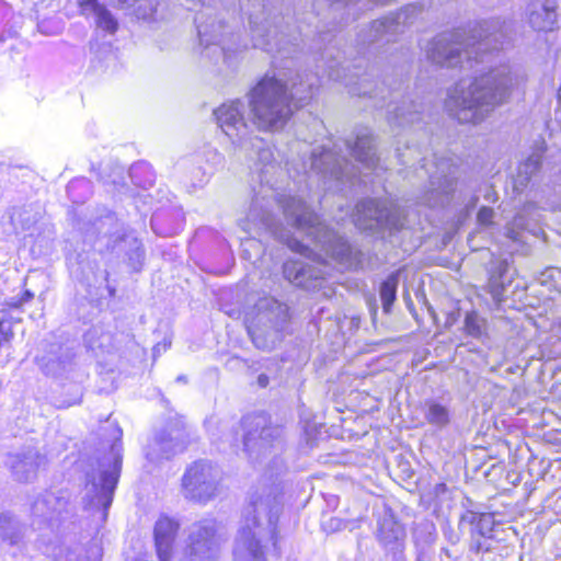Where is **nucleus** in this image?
<instances>
[{
  "mask_svg": "<svg viewBox=\"0 0 561 561\" xmlns=\"http://www.w3.org/2000/svg\"><path fill=\"white\" fill-rule=\"evenodd\" d=\"M205 426L214 442H224L230 446L237 445L239 428L238 422L221 421L213 415L205 421Z\"/></svg>",
  "mask_w": 561,
  "mask_h": 561,
  "instance_id": "a878e982",
  "label": "nucleus"
},
{
  "mask_svg": "<svg viewBox=\"0 0 561 561\" xmlns=\"http://www.w3.org/2000/svg\"><path fill=\"white\" fill-rule=\"evenodd\" d=\"M195 23L199 44L204 46L207 57L220 55L224 62L231 66L237 60L239 54L248 47L247 43L241 41L240 35L233 31L232 26L227 24L224 19L215 16L209 7L196 13Z\"/></svg>",
  "mask_w": 561,
  "mask_h": 561,
  "instance_id": "0eeeda50",
  "label": "nucleus"
},
{
  "mask_svg": "<svg viewBox=\"0 0 561 561\" xmlns=\"http://www.w3.org/2000/svg\"><path fill=\"white\" fill-rule=\"evenodd\" d=\"M377 538L379 542L389 550L399 549L405 539L404 527L389 511H386L379 518Z\"/></svg>",
  "mask_w": 561,
  "mask_h": 561,
  "instance_id": "b1692460",
  "label": "nucleus"
},
{
  "mask_svg": "<svg viewBox=\"0 0 561 561\" xmlns=\"http://www.w3.org/2000/svg\"><path fill=\"white\" fill-rule=\"evenodd\" d=\"M398 278L393 275L389 276L380 286V298L385 312H389L396 300Z\"/></svg>",
  "mask_w": 561,
  "mask_h": 561,
  "instance_id": "72a5a7b5",
  "label": "nucleus"
},
{
  "mask_svg": "<svg viewBox=\"0 0 561 561\" xmlns=\"http://www.w3.org/2000/svg\"><path fill=\"white\" fill-rule=\"evenodd\" d=\"M66 501L50 492L37 497L32 505V513L36 516L49 518L53 514L61 512Z\"/></svg>",
  "mask_w": 561,
  "mask_h": 561,
  "instance_id": "c85d7f7f",
  "label": "nucleus"
},
{
  "mask_svg": "<svg viewBox=\"0 0 561 561\" xmlns=\"http://www.w3.org/2000/svg\"><path fill=\"white\" fill-rule=\"evenodd\" d=\"M422 10V5L413 3L402 8L392 16L374 21L364 42L376 43L383 39L386 43L391 42L398 33L415 21Z\"/></svg>",
  "mask_w": 561,
  "mask_h": 561,
  "instance_id": "f3484780",
  "label": "nucleus"
},
{
  "mask_svg": "<svg viewBox=\"0 0 561 561\" xmlns=\"http://www.w3.org/2000/svg\"><path fill=\"white\" fill-rule=\"evenodd\" d=\"M22 536L19 523L9 514L0 515V537L11 545L18 543Z\"/></svg>",
  "mask_w": 561,
  "mask_h": 561,
  "instance_id": "473e14b6",
  "label": "nucleus"
},
{
  "mask_svg": "<svg viewBox=\"0 0 561 561\" xmlns=\"http://www.w3.org/2000/svg\"><path fill=\"white\" fill-rule=\"evenodd\" d=\"M33 296H34V295H33L30 290H25V293L23 294L22 298H21L19 301L13 302V304H12V306L18 308V307H20L22 304H24V302H26V301L31 300V299L33 298Z\"/></svg>",
  "mask_w": 561,
  "mask_h": 561,
  "instance_id": "a19ab883",
  "label": "nucleus"
},
{
  "mask_svg": "<svg viewBox=\"0 0 561 561\" xmlns=\"http://www.w3.org/2000/svg\"><path fill=\"white\" fill-rule=\"evenodd\" d=\"M135 1L136 0H116L117 4L123 9L131 7Z\"/></svg>",
  "mask_w": 561,
  "mask_h": 561,
  "instance_id": "37998d69",
  "label": "nucleus"
},
{
  "mask_svg": "<svg viewBox=\"0 0 561 561\" xmlns=\"http://www.w3.org/2000/svg\"><path fill=\"white\" fill-rule=\"evenodd\" d=\"M282 510L277 485L255 492L245 508L244 525L240 529L233 549L234 561H264L261 542L275 539L276 524Z\"/></svg>",
  "mask_w": 561,
  "mask_h": 561,
  "instance_id": "423d86ee",
  "label": "nucleus"
},
{
  "mask_svg": "<svg viewBox=\"0 0 561 561\" xmlns=\"http://www.w3.org/2000/svg\"><path fill=\"white\" fill-rule=\"evenodd\" d=\"M179 524L169 517H160L154 526V542L160 561H171Z\"/></svg>",
  "mask_w": 561,
  "mask_h": 561,
  "instance_id": "5701e85b",
  "label": "nucleus"
},
{
  "mask_svg": "<svg viewBox=\"0 0 561 561\" xmlns=\"http://www.w3.org/2000/svg\"><path fill=\"white\" fill-rule=\"evenodd\" d=\"M387 119L392 126H405L420 119V112L414 104L403 100L400 104L391 101L387 105Z\"/></svg>",
  "mask_w": 561,
  "mask_h": 561,
  "instance_id": "bb28decb",
  "label": "nucleus"
},
{
  "mask_svg": "<svg viewBox=\"0 0 561 561\" xmlns=\"http://www.w3.org/2000/svg\"><path fill=\"white\" fill-rule=\"evenodd\" d=\"M404 215L401 208L388 201L364 199L356 205L355 225L367 231L383 229H401L404 226Z\"/></svg>",
  "mask_w": 561,
  "mask_h": 561,
  "instance_id": "ddd939ff",
  "label": "nucleus"
},
{
  "mask_svg": "<svg viewBox=\"0 0 561 561\" xmlns=\"http://www.w3.org/2000/svg\"><path fill=\"white\" fill-rule=\"evenodd\" d=\"M247 432L243 435V451L253 463H265L276 468L283 467L279 458L283 451V430L267 423L262 415L248 416L243 420Z\"/></svg>",
  "mask_w": 561,
  "mask_h": 561,
  "instance_id": "6e6552de",
  "label": "nucleus"
},
{
  "mask_svg": "<svg viewBox=\"0 0 561 561\" xmlns=\"http://www.w3.org/2000/svg\"><path fill=\"white\" fill-rule=\"evenodd\" d=\"M190 432L182 419L170 421L149 445L147 457L152 461L170 458L185 449Z\"/></svg>",
  "mask_w": 561,
  "mask_h": 561,
  "instance_id": "dca6fc26",
  "label": "nucleus"
},
{
  "mask_svg": "<svg viewBox=\"0 0 561 561\" xmlns=\"http://www.w3.org/2000/svg\"><path fill=\"white\" fill-rule=\"evenodd\" d=\"M81 12L85 16L94 19L96 27L114 34L118 27L117 20L113 14L96 0H84L80 3Z\"/></svg>",
  "mask_w": 561,
  "mask_h": 561,
  "instance_id": "393cba45",
  "label": "nucleus"
},
{
  "mask_svg": "<svg viewBox=\"0 0 561 561\" xmlns=\"http://www.w3.org/2000/svg\"><path fill=\"white\" fill-rule=\"evenodd\" d=\"M45 552L55 561H102L103 551L96 541L83 546L77 541H62L47 547Z\"/></svg>",
  "mask_w": 561,
  "mask_h": 561,
  "instance_id": "6ab92c4d",
  "label": "nucleus"
},
{
  "mask_svg": "<svg viewBox=\"0 0 561 561\" xmlns=\"http://www.w3.org/2000/svg\"><path fill=\"white\" fill-rule=\"evenodd\" d=\"M332 529H340L341 528V520L336 518H332L330 520Z\"/></svg>",
  "mask_w": 561,
  "mask_h": 561,
  "instance_id": "c03bdc74",
  "label": "nucleus"
},
{
  "mask_svg": "<svg viewBox=\"0 0 561 561\" xmlns=\"http://www.w3.org/2000/svg\"><path fill=\"white\" fill-rule=\"evenodd\" d=\"M38 366L46 375H56L59 373V362L55 359H46L45 357L36 358Z\"/></svg>",
  "mask_w": 561,
  "mask_h": 561,
  "instance_id": "e433bc0d",
  "label": "nucleus"
},
{
  "mask_svg": "<svg viewBox=\"0 0 561 561\" xmlns=\"http://www.w3.org/2000/svg\"><path fill=\"white\" fill-rule=\"evenodd\" d=\"M318 78L313 73H297L287 80L265 76L248 93L252 124L262 131H277L285 127L295 107L312 98Z\"/></svg>",
  "mask_w": 561,
  "mask_h": 561,
  "instance_id": "20e7f679",
  "label": "nucleus"
},
{
  "mask_svg": "<svg viewBox=\"0 0 561 561\" xmlns=\"http://www.w3.org/2000/svg\"><path fill=\"white\" fill-rule=\"evenodd\" d=\"M249 30L254 48H260L274 57L278 55L280 58H287L295 51V46L263 11L249 16Z\"/></svg>",
  "mask_w": 561,
  "mask_h": 561,
  "instance_id": "4468645a",
  "label": "nucleus"
},
{
  "mask_svg": "<svg viewBox=\"0 0 561 561\" xmlns=\"http://www.w3.org/2000/svg\"><path fill=\"white\" fill-rule=\"evenodd\" d=\"M217 524L214 519H204L188 529L185 557L182 561H216L218 540Z\"/></svg>",
  "mask_w": 561,
  "mask_h": 561,
  "instance_id": "2eb2a0df",
  "label": "nucleus"
},
{
  "mask_svg": "<svg viewBox=\"0 0 561 561\" xmlns=\"http://www.w3.org/2000/svg\"><path fill=\"white\" fill-rule=\"evenodd\" d=\"M221 470L208 460L192 463L182 478L185 499L206 503L215 499L221 489Z\"/></svg>",
  "mask_w": 561,
  "mask_h": 561,
  "instance_id": "f8f14e48",
  "label": "nucleus"
},
{
  "mask_svg": "<svg viewBox=\"0 0 561 561\" xmlns=\"http://www.w3.org/2000/svg\"><path fill=\"white\" fill-rule=\"evenodd\" d=\"M351 92L353 94H357L359 96H365V95H368L369 98H377L378 93L376 90H367V89H363L362 88V84L359 87H353L351 88Z\"/></svg>",
  "mask_w": 561,
  "mask_h": 561,
  "instance_id": "ea45409f",
  "label": "nucleus"
},
{
  "mask_svg": "<svg viewBox=\"0 0 561 561\" xmlns=\"http://www.w3.org/2000/svg\"><path fill=\"white\" fill-rule=\"evenodd\" d=\"M486 322L476 312H470L465 319V330L472 337L480 339L485 333Z\"/></svg>",
  "mask_w": 561,
  "mask_h": 561,
  "instance_id": "c9c22d12",
  "label": "nucleus"
},
{
  "mask_svg": "<svg viewBox=\"0 0 561 561\" xmlns=\"http://www.w3.org/2000/svg\"><path fill=\"white\" fill-rule=\"evenodd\" d=\"M539 213L534 204L526 205L507 225L506 237L513 241L524 242V232L537 236L539 231Z\"/></svg>",
  "mask_w": 561,
  "mask_h": 561,
  "instance_id": "4be33fe9",
  "label": "nucleus"
},
{
  "mask_svg": "<svg viewBox=\"0 0 561 561\" xmlns=\"http://www.w3.org/2000/svg\"><path fill=\"white\" fill-rule=\"evenodd\" d=\"M44 461L45 458L35 448L27 447L21 451L9 454L5 465L16 481L30 482L36 477L38 468Z\"/></svg>",
  "mask_w": 561,
  "mask_h": 561,
  "instance_id": "aec40b11",
  "label": "nucleus"
},
{
  "mask_svg": "<svg viewBox=\"0 0 561 561\" xmlns=\"http://www.w3.org/2000/svg\"><path fill=\"white\" fill-rule=\"evenodd\" d=\"M259 164L261 186L251 204L248 220L267 230L289 249L310 259L288 260L284 263L285 278L298 287L313 289L329 274L323 257L346 262L351 255L350 244L327 225L300 198L280 193L274 187L271 175L280 171L273 152L255 136L248 140Z\"/></svg>",
  "mask_w": 561,
  "mask_h": 561,
  "instance_id": "f257e3e1",
  "label": "nucleus"
},
{
  "mask_svg": "<svg viewBox=\"0 0 561 561\" xmlns=\"http://www.w3.org/2000/svg\"><path fill=\"white\" fill-rule=\"evenodd\" d=\"M38 27H39L41 32L44 33V34H55V33H58V30L53 31V32L47 31L45 28V24L44 23L38 24Z\"/></svg>",
  "mask_w": 561,
  "mask_h": 561,
  "instance_id": "a18cd8bd",
  "label": "nucleus"
},
{
  "mask_svg": "<svg viewBox=\"0 0 561 561\" xmlns=\"http://www.w3.org/2000/svg\"><path fill=\"white\" fill-rule=\"evenodd\" d=\"M513 24L492 19L480 22L469 33L445 32L435 36L426 46V58L445 68L471 69L489 61L493 51L503 50L512 43Z\"/></svg>",
  "mask_w": 561,
  "mask_h": 561,
  "instance_id": "7ed1b4c3",
  "label": "nucleus"
},
{
  "mask_svg": "<svg viewBox=\"0 0 561 561\" xmlns=\"http://www.w3.org/2000/svg\"><path fill=\"white\" fill-rule=\"evenodd\" d=\"M481 536L477 535V534H473L471 533V543H470V549L474 552H480L481 550L484 549L483 547V543L481 541ZM489 548H485V550H488Z\"/></svg>",
  "mask_w": 561,
  "mask_h": 561,
  "instance_id": "58836bf2",
  "label": "nucleus"
},
{
  "mask_svg": "<svg viewBox=\"0 0 561 561\" xmlns=\"http://www.w3.org/2000/svg\"><path fill=\"white\" fill-rule=\"evenodd\" d=\"M525 82L522 70L510 62L490 65L471 79L449 89L445 106L459 123L479 124L510 102Z\"/></svg>",
  "mask_w": 561,
  "mask_h": 561,
  "instance_id": "f03ea898",
  "label": "nucleus"
},
{
  "mask_svg": "<svg viewBox=\"0 0 561 561\" xmlns=\"http://www.w3.org/2000/svg\"><path fill=\"white\" fill-rule=\"evenodd\" d=\"M328 1H329V2H335V3L343 2V3H345L346 5H350V4H351V2H352L353 0H328Z\"/></svg>",
  "mask_w": 561,
  "mask_h": 561,
  "instance_id": "de8ad7c7",
  "label": "nucleus"
},
{
  "mask_svg": "<svg viewBox=\"0 0 561 561\" xmlns=\"http://www.w3.org/2000/svg\"><path fill=\"white\" fill-rule=\"evenodd\" d=\"M557 0H531L527 7V18L536 31H551L557 24Z\"/></svg>",
  "mask_w": 561,
  "mask_h": 561,
  "instance_id": "412c9836",
  "label": "nucleus"
},
{
  "mask_svg": "<svg viewBox=\"0 0 561 561\" xmlns=\"http://www.w3.org/2000/svg\"><path fill=\"white\" fill-rule=\"evenodd\" d=\"M477 201H478V198H477V197H474V198L472 199L471 204L469 205V207H470V208H473V207L476 206V204H477Z\"/></svg>",
  "mask_w": 561,
  "mask_h": 561,
  "instance_id": "09e8293b",
  "label": "nucleus"
},
{
  "mask_svg": "<svg viewBox=\"0 0 561 561\" xmlns=\"http://www.w3.org/2000/svg\"><path fill=\"white\" fill-rule=\"evenodd\" d=\"M370 2H373L374 4L376 5H385L387 4L390 0H369Z\"/></svg>",
  "mask_w": 561,
  "mask_h": 561,
  "instance_id": "49530a36",
  "label": "nucleus"
},
{
  "mask_svg": "<svg viewBox=\"0 0 561 561\" xmlns=\"http://www.w3.org/2000/svg\"><path fill=\"white\" fill-rule=\"evenodd\" d=\"M214 115L222 131L238 144L240 148L248 149V124L244 118V104L240 100L225 103L214 111Z\"/></svg>",
  "mask_w": 561,
  "mask_h": 561,
  "instance_id": "a211bd4d",
  "label": "nucleus"
},
{
  "mask_svg": "<svg viewBox=\"0 0 561 561\" xmlns=\"http://www.w3.org/2000/svg\"><path fill=\"white\" fill-rule=\"evenodd\" d=\"M255 310L256 314L248 325V332L257 348L272 350L282 340L288 324V307L265 296L257 300Z\"/></svg>",
  "mask_w": 561,
  "mask_h": 561,
  "instance_id": "9d476101",
  "label": "nucleus"
},
{
  "mask_svg": "<svg viewBox=\"0 0 561 561\" xmlns=\"http://www.w3.org/2000/svg\"><path fill=\"white\" fill-rule=\"evenodd\" d=\"M428 175V187L420 197L428 207H440L449 203L455 191L456 165L450 159L439 158L424 164L419 176Z\"/></svg>",
  "mask_w": 561,
  "mask_h": 561,
  "instance_id": "9b49d317",
  "label": "nucleus"
},
{
  "mask_svg": "<svg viewBox=\"0 0 561 561\" xmlns=\"http://www.w3.org/2000/svg\"><path fill=\"white\" fill-rule=\"evenodd\" d=\"M492 195H493V194H491V193H490V194H486V195H485V198H486L488 201H492V202H493L494 199H493Z\"/></svg>",
  "mask_w": 561,
  "mask_h": 561,
  "instance_id": "8fccbe9b",
  "label": "nucleus"
},
{
  "mask_svg": "<svg viewBox=\"0 0 561 561\" xmlns=\"http://www.w3.org/2000/svg\"><path fill=\"white\" fill-rule=\"evenodd\" d=\"M330 77L333 78V73H330ZM334 79H339V76L334 77Z\"/></svg>",
  "mask_w": 561,
  "mask_h": 561,
  "instance_id": "864d4df0",
  "label": "nucleus"
},
{
  "mask_svg": "<svg viewBox=\"0 0 561 561\" xmlns=\"http://www.w3.org/2000/svg\"><path fill=\"white\" fill-rule=\"evenodd\" d=\"M159 4V0H136L131 7H135L134 13L138 19L156 20Z\"/></svg>",
  "mask_w": 561,
  "mask_h": 561,
  "instance_id": "f704fd0d",
  "label": "nucleus"
},
{
  "mask_svg": "<svg viewBox=\"0 0 561 561\" xmlns=\"http://www.w3.org/2000/svg\"><path fill=\"white\" fill-rule=\"evenodd\" d=\"M178 380H179V381H185V377H184V376H179V377H178Z\"/></svg>",
  "mask_w": 561,
  "mask_h": 561,
  "instance_id": "3c124183",
  "label": "nucleus"
},
{
  "mask_svg": "<svg viewBox=\"0 0 561 561\" xmlns=\"http://www.w3.org/2000/svg\"><path fill=\"white\" fill-rule=\"evenodd\" d=\"M424 419L430 425L443 430L450 424L451 412L447 405L436 400H426L424 402Z\"/></svg>",
  "mask_w": 561,
  "mask_h": 561,
  "instance_id": "cd10ccee",
  "label": "nucleus"
},
{
  "mask_svg": "<svg viewBox=\"0 0 561 561\" xmlns=\"http://www.w3.org/2000/svg\"><path fill=\"white\" fill-rule=\"evenodd\" d=\"M377 165L373 136L364 128L356 134L355 140L316 147L304 162V171L314 172L324 182H332L330 187L342 190L346 182L354 184L357 172L366 176L364 171H376Z\"/></svg>",
  "mask_w": 561,
  "mask_h": 561,
  "instance_id": "39448f33",
  "label": "nucleus"
},
{
  "mask_svg": "<svg viewBox=\"0 0 561 561\" xmlns=\"http://www.w3.org/2000/svg\"><path fill=\"white\" fill-rule=\"evenodd\" d=\"M257 383L260 385V387L265 388L268 385V377L264 374H261L257 377Z\"/></svg>",
  "mask_w": 561,
  "mask_h": 561,
  "instance_id": "79ce46f5",
  "label": "nucleus"
},
{
  "mask_svg": "<svg viewBox=\"0 0 561 561\" xmlns=\"http://www.w3.org/2000/svg\"><path fill=\"white\" fill-rule=\"evenodd\" d=\"M511 282L512 277L508 275L507 266L501 265L499 273L492 274L489 279V289L492 297L495 300L501 301L503 299L505 288Z\"/></svg>",
  "mask_w": 561,
  "mask_h": 561,
  "instance_id": "2f4dec72",
  "label": "nucleus"
},
{
  "mask_svg": "<svg viewBox=\"0 0 561 561\" xmlns=\"http://www.w3.org/2000/svg\"><path fill=\"white\" fill-rule=\"evenodd\" d=\"M159 350H160V345L158 344V345H156V347H154V352H159Z\"/></svg>",
  "mask_w": 561,
  "mask_h": 561,
  "instance_id": "603ef678",
  "label": "nucleus"
},
{
  "mask_svg": "<svg viewBox=\"0 0 561 561\" xmlns=\"http://www.w3.org/2000/svg\"><path fill=\"white\" fill-rule=\"evenodd\" d=\"M493 215L494 211L492 208L481 207L477 216L478 222L482 226H490L492 224Z\"/></svg>",
  "mask_w": 561,
  "mask_h": 561,
  "instance_id": "4c0bfd02",
  "label": "nucleus"
},
{
  "mask_svg": "<svg viewBox=\"0 0 561 561\" xmlns=\"http://www.w3.org/2000/svg\"><path fill=\"white\" fill-rule=\"evenodd\" d=\"M461 522H468L471 526V533L477 534L481 537H486L491 534L493 528V517L489 514H477L473 512H467L461 517Z\"/></svg>",
  "mask_w": 561,
  "mask_h": 561,
  "instance_id": "7c9ffc66",
  "label": "nucleus"
},
{
  "mask_svg": "<svg viewBox=\"0 0 561 561\" xmlns=\"http://www.w3.org/2000/svg\"><path fill=\"white\" fill-rule=\"evenodd\" d=\"M123 447L119 440L115 442L111 451L99 462L96 472L89 474L85 485V506L90 510L103 511V517L112 504L114 491L122 469Z\"/></svg>",
  "mask_w": 561,
  "mask_h": 561,
  "instance_id": "1a4fd4ad",
  "label": "nucleus"
},
{
  "mask_svg": "<svg viewBox=\"0 0 561 561\" xmlns=\"http://www.w3.org/2000/svg\"><path fill=\"white\" fill-rule=\"evenodd\" d=\"M541 161L542 152L537 150L518 167L517 175L514 179L515 190H523L528 184L530 178L539 170Z\"/></svg>",
  "mask_w": 561,
  "mask_h": 561,
  "instance_id": "c756f323",
  "label": "nucleus"
}]
</instances>
